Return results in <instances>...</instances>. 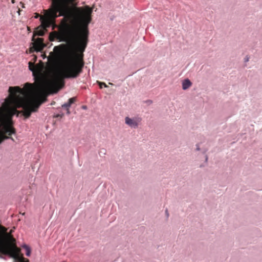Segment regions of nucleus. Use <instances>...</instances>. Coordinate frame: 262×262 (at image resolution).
<instances>
[{
    "instance_id": "8",
    "label": "nucleus",
    "mask_w": 262,
    "mask_h": 262,
    "mask_svg": "<svg viewBox=\"0 0 262 262\" xmlns=\"http://www.w3.org/2000/svg\"><path fill=\"white\" fill-rule=\"evenodd\" d=\"M23 247L24 248L26 251V254L27 256H29L31 254V249L30 247L27 245H24Z\"/></svg>"
},
{
    "instance_id": "16",
    "label": "nucleus",
    "mask_w": 262,
    "mask_h": 262,
    "mask_svg": "<svg viewBox=\"0 0 262 262\" xmlns=\"http://www.w3.org/2000/svg\"><path fill=\"white\" fill-rule=\"evenodd\" d=\"M67 114H68V115L70 114V112L69 111V109H67Z\"/></svg>"
},
{
    "instance_id": "15",
    "label": "nucleus",
    "mask_w": 262,
    "mask_h": 262,
    "mask_svg": "<svg viewBox=\"0 0 262 262\" xmlns=\"http://www.w3.org/2000/svg\"><path fill=\"white\" fill-rule=\"evenodd\" d=\"M82 108L83 109H84V110H86V108H87V107H86V106H85V105H83V106H82Z\"/></svg>"
},
{
    "instance_id": "12",
    "label": "nucleus",
    "mask_w": 262,
    "mask_h": 262,
    "mask_svg": "<svg viewBox=\"0 0 262 262\" xmlns=\"http://www.w3.org/2000/svg\"><path fill=\"white\" fill-rule=\"evenodd\" d=\"M165 214H166V215L167 217H168V216H169V213H168V211L167 209H166V210H165Z\"/></svg>"
},
{
    "instance_id": "4",
    "label": "nucleus",
    "mask_w": 262,
    "mask_h": 262,
    "mask_svg": "<svg viewBox=\"0 0 262 262\" xmlns=\"http://www.w3.org/2000/svg\"><path fill=\"white\" fill-rule=\"evenodd\" d=\"M141 120V118L138 117L133 118L126 117L125 118V123L129 127L135 129L138 127Z\"/></svg>"
},
{
    "instance_id": "5",
    "label": "nucleus",
    "mask_w": 262,
    "mask_h": 262,
    "mask_svg": "<svg viewBox=\"0 0 262 262\" xmlns=\"http://www.w3.org/2000/svg\"><path fill=\"white\" fill-rule=\"evenodd\" d=\"M49 25H43L42 24L41 26L38 27L35 30V33L36 35L38 36H43L45 34V31L46 30V28L48 27Z\"/></svg>"
},
{
    "instance_id": "1",
    "label": "nucleus",
    "mask_w": 262,
    "mask_h": 262,
    "mask_svg": "<svg viewBox=\"0 0 262 262\" xmlns=\"http://www.w3.org/2000/svg\"><path fill=\"white\" fill-rule=\"evenodd\" d=\"M88 36V29H59L50 34V41L57 39L66 43L53 49L55 57L60 60L56 72L50 79L39 78L35 86L26 83L24 90L18 86L9 87V95L0 107V144L8 139L15 142L13 136L16 132L12 117L18 116L17 108L23 107L24 116L29 118L43 102V96L56 93L62 88L61 79L75 78L81 73Z\"/></svg>"
},
{
    "instance_id": "13",
    "label": "nucleus",
    "mask_w": 262,
    "mask_h": 262,
    "mask_svg": "<svg viewBox=\"0 0 262 262\" xmlns=\"http://www.w3.org/2000/svg\"><path fill=\"white\" fill-rule=\"evenodd\" d=\"M196 150H198V151L200 150V148L199 145L198 144H197L196 145Z\"/></svg>"
},
{
    "instance_id": "14",
    "label": "nucleus",
    "mask_w": 262,
    "mask_h": 262,
    "mask_svg": "<svg viewBox=\"0 0 262 262\" xmlns=\"http://www.w3.org/2000/svg\"><path fill=\"white\" fill-rule=\"evenodd\" d=\"M208 156H207V155H206V156H205V162H206V163H207V162H208Z\"/></svg>"
},
{
    "instance_id": "3",
    "label": "nucleus",
    "mask_w": 262,
    "mask_h": 262,
    "mask_svg": "<svg viewBox=\"0 0 262 262\" xmlns=\"http://www.w3.org/2000/svg\"><path fill=\"white\" fill-rule=\"evenodd\" d=\"M32 40L33 42L32 47H31V51L40 52L46 47V45L43 42L42 38H37L35 39L33 37Z\"/></svg>"
},
{
    "instance_id": "6",
    "label": "nucleus",
    "mask_w": 262,
    "mask_h": 262,
    "mask_svg": "<svg viewBox=\"0 0 262 262\" xmlns=\"http://www.w3.org/2000/svg\"><path fill=\"white\" fill-rule=\"evenodd\" d=\"M192 85V82L190 80L188 79H185L182 82V89L183 90H186Z\"/></svg>"
},
{
    "instance_id": "9",
    "label": "nucleus",
    "mask_w": 262,
    "mask_h": 262,
    "mask_svg": "<svg viewBox=\"0 0 262 262\" xmlns=\"http://www.w3.org/2000/svg\"><path fill=\"white\" fill-rule=\"evenodd\" d=\"M97 83H98V84L99 85V86L101 89L102 88L103 86L105 87V88H107V85L104 82H99V81H97Z\"/></svg>"
},
{
    "instance_id": "7",
    "label": "nucleus",
    "mask_w": 262,
    "mask_h": 262,
    "mask_svg": "<svg viewBox=\"0 0 262 262\" xmlns=\"http://www.w3.org/2000/svg\"><path fill=\"white\" fill-rule=\"evenodd\" d=\"M75 101V98L74 97L70 98L68 100V101L66 103H64L61 105L62 107L66 108L67 109H69L70 107L71 106V104L73 103Z\"/></svg>"
},
{
    "instance_id": "17",
    "label": "nucleus",
    "mask_w": 262,
    "mask_h": 262,
    "mask_svg": "<svg viewBox=\"0 0 262 262\" xmlns=\"http://www.w3.org/2000/svg\"><path fill=\"white\" fill-rule=\"evenodd\" d=\"M109 84L111 85H113V84L112 83H109Z\"/></svg>"
},
{
    "instance_id": "2",
    "label": "nucleus",
    "mask_w": 262,
    "mask_h": 262,
    "mask_svg": "<svg viewBox=\"0 0 262 262\" xmlns=\"http://www.w3.org/2000/svg\"><path fill=\"white\" fill-rule=\"evenodd\" d=\"M11 232H6L0 244V258H4L5 255L14 258L15 262H28L20 255V249L14 244L15 239L11 235Z\"/></svg>"
},
{
    "instance_id": "11",
    "label": "nucleus",
    "mask_w": 262,
    "mask_h": 262,
    "mask_svg": "<svg viewBox=\"0 0 262 262\" xmlns=\"http://www.w3.org/2000/svg\"><path fill=\"white\" fill-rule=\"evenodd\" d=\"M249 58L248 56H246L245 58H244V61L245 62H247L248 61H249Z\"/></svg>"
},
{
    "instance_id": "10",
    "label": "nucleus",
    "mask_w": 262,
    "mask_h": 262,
    "mask_svg": "<svg viewBox=\"0 0 262 262\" xmlns=\"http://www.w3.org/2000/svg\"><path fill=\"white\" fill-rule=\"evenodd\" d=\"M29 70L31 71H32V72L34 71V65L33 64H32V63L30 62H29Z\"/></svg>"
}]
</instances>
